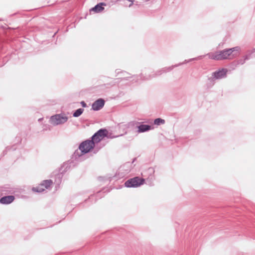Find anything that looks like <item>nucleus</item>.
I'll list each match as a JSON object with an SVG mask.
<instances>
[{
	"label": "nucleus",
	"mask_w": 255,
	"mask_h": 255,
	"mask_svg": "<svg viewBox=\"0 0 255 255\" xmlns=\"http://www.w3.org/2000/svg\"><path fill=\"white\" fill-rule=\"evenodd\" d=\"M241 48L235 47L232 48L226 49L223 50L210 53L208 56L210 59L215 60H222L233 59L240 54Z\"/></svg>",
	"instance_id": "1"
},
{
	"label": "nucleus",
	"mask_w": 255,
	"mask_h": 255,
	"mask_svg": "<svg viewBox=\"0 0 255 255\" xmlns=\"http://www.w3.org/2000/svg\"><path fill=\"white\" fill-rule=\"evenodd\" d=\"M144 179L138 177H135L127 180L125 185L127 187H136L143 184Z\"/></svg>",
	"instance_id": "2"
},
{
	"label": "nucleus",
	"mask_w": 255,
	"mask_h": 255,
	"mask_svg": "<svg viewBox=\"0 0 255 255\" xmlns=\"http://www.w3.org/2000/svg\"><path fill=\"white\" fill-rule=\"evenodd\" d=\"M68 118L66 116L62 114H58L53 116L51 117L50 121L51 124L56 126L62 124L66 122Z\"/></svg>",
	"instance_id": "3"
},
{
	"label": "nucleus",
	"mask_w": 255,
	"mask_h": 255,
	"mask_svg": "<svg viewBox=\"0 0 255 255\" xmlns=\"http://www.w3.org/2000/svg\"><path fill=\"white\" fill-rule=\"evenodd\" d=\"M52 184L53 182L51 180H44L38 186L33 187L32 190L34 192H42L50 187Z\"/></svg>",
	"instance_id": "4"
},
{
	"label": "nucleus",
	"mask_w": 255,
	"mask_h": 255,
	"mask_svg": "<svg viewBox=\"0 0 255 255\" xmlns=\"http://www.w3.org/2000/svg\"><path fill=\"white\" fill-rule=\"evenodd\" d=\"M94 141L87 140L82 143L79 146V149L84 153H87L94 147Z\"/></svg>",
	"instance_id": "5"
},
{
	"label": "nucleus",
	"mask_w": 255,
	"mask_h": 255,
	"mask_svg": "<svg viewBox=\"0 0 255 255\" xmlns=\"http://www.w3.org/2000/svg\"><path fill=\"white\" fill-rule=\"evenodd\" d=\"M107 131L106 129H100L92 136V141L95 143L100 142L107 134Z\"/></svg>",
	"instance_id": "6"
},
{
	"label": "nucleus",
	"mask_w": 255,
	"mask_h": 255,
	"mask_svg": "<svg viewBox=\"0 0 255 255\" xmlns=\"http://www.w3.org/2000/svg\"><path fill=\"white\" fill-rule=\"evenodd\" d=\"M105 104V101L102 99H100L95 101L92 105V109L95 111H98L103 108Z\"/></svg>",
	"instance_id": "7"
},
{
	"label": "nucleus",
	"mask_w": 255,
	"mask_h": 255,
	"mask_svg": "<svg viewBox=\"0 0 255 255\" xmlns=\"http://www.w3.org/2000/svg\"><path fill=\"white\" fill-rule=\"evenodd\" d=\"M228 72L227 69L223 68L221 70H219L214 73L215 77L217 78H222L225 77Z\"/></svg>",
	"instance_id": "8"
},
{
	"label": "nucleus",
	"mask_w": 255,
	"mask_h": 255,
	"mask_svg": "<svg viewBox=\"0 0 255 255\" xmlns=\"http://www.w3.org/2000/svg\"><path fill=\"white\" fill-rule=\"evenodd\" d=\"M106 4L104 2H101L91 9V10L94 11L95 12H100L104 9V6H106Z\"/></svg>",
	"instance_id": "9"
},
{
	"label": "nucleus",
	"mask_w": 255,
	"mask_h": 255,
	"mask_svg": "<svg viewBox=\"0 0 255 255\" xmlns=\"http://www.w3.org/2000/svg\"><path fill=\"white\" fill-rule=\"evenodd\" d=\"M14 199L13 196H7L1 198V204H9L11 203Z\"/></svg>",
	"instance_id": "10"
},
{
	"label": "nucleus",
	"mask_w": 255,
	"mask_h": 255,
	"mask_svg": "<svg viewBox=\"0 0 255 255\" xmlns=\"http://www.w3.org/2000/svg\"><path fill=\"white\" fill-rule=\"evenodd\" d=\"M151 127L148 125H142L138 127V132H142L150 129Z\"/></svg>",
	"instance_id": "11"
},
{
	"label": "nucleus",
	"mask_w": 255,
	"mask_h": 255,
	"mask_svg": "<svg viewBox=\"0 0 255 255\" xmlns=\"http://www.w3.org/2000/svg\"><path fill=\"white\" fill-rule=\"evenodd\" d=\"M84 110L82 109H79L77 110L73 114V116L75 117H78L80 116L83 112Z\"/></svg>",
	"instance_id": "12"
},
{
	"label": "nucleus",
	"mask_w": 255,
	"mask_h": 255,
	"mask_svg": "<svg viewBox=\"0 0 255 255\" xmlns=\"http://www.w3.org/2000/svg\"><path fill=\"white\" fill-rule=\"evenodd\" d=\"M165 121L160 118L156 119L154 120V124L159 125L160 124H164Z\"/></svg>",
	"instance_id": "13"
},
{
	"label": "nucleus",
	"mask_w": 255,
	"mask_h": 255,
	"mask_svg": "<svg viewBox=\"0 0 255 255\" xmlns=\"http://www.w3.org/2000/svg\"><path fill=\"white\" fill-rule=\"evenodd\" d=\"M125 1H128V2H130V3L128 4V6H129V7H130V6L133 4V0H126Z\"/></svg>",
	"instance_id": "14"
},
{
	"label": "nucleus",
	"mask_w": 255,
	"mask_h": 255,
	"mask_svg": "<svg viewBox=\"0 0 255 255\" xmlns=\"http://www.w3.org/2000/svg\"><path fill=\"white\" fill-rule=\"evenodd\" d=\"M81 104H82V106H83V107H85V106H86V104L85 103V102H81Z\"/></svg>",
	"instance_id": "15"
}]
</instances>
